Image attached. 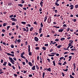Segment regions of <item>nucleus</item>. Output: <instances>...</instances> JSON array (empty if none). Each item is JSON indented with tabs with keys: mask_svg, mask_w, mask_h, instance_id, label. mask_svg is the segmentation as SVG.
<instances>
[{
	"mask_svg": "<svg viewBox=\"0 0 78 78\" xmlns=\"http://www.w3.org/2000/svg\"><path fill=\"white\" fill-rule=\"evenodd\" d=\"M70 37H69L67 39H70Z\"/></svg>",
	"mask_w": 78,
	"mask_h": 78,
	"instance_id": "49530a36",
	"label": "nucleus"
},
{
	"mask_svg": "<svg viewBox=\"0 0 78 78\" xmlns=\"http://www.w3.org/2000/svg\"><path fill=\"white\" fill-rule=\"evenodd\" d=\"M42 36H43V34H41L40 35V37H42Z\"/></svg>",
	"mask_w": 78,
	"mask_h": 78,
	"instance_id": "58836bf2",
	"label": "nucleus"
},
{
	"mask_svg": "<svg viewBox=\"0 0 78 78\" xmlns=\"http://www.w3.org/2000/svg\"><path fill=\"white\" fill-rule=\"evenodd\" d=\"M43 2H41L40 3V5H41V7H42V6H43Z\"/></svg>",
	"mask_w": 78,
	"mask_h": 78,
	"instance_id": "6e6552de",
	"label": "nucleus"
},
{
	"mask_svg": "<svg viewBox=\"0 0 78 78\" xmlns=\"http://www.w3.org/2000/svg\"><path fill=\"white\" fill-rule=\"evenodd\" d=\"M63 30H64V29H62V30L59 29L58 30V31L59 32H62V31H63Z\"/></svg>",
	"mask_w": 78,
	"mask_h": 78,
	"instance_id": "423d86ee",
	"label": "nucleus"
},
{
	"mask_svg": "<svg viewBox=\"0 0 78 78\" xmlns=\"http://www.w3.org/2000/svg\"><path fill=\"white\" fill-rule=\"evenodd\" d=\"M13 17H14V18L16 17V15H15L13 16Z\"/></svg>",
	"mask_w": 78,
	"mask_h": 78,
	"instance_id": "e433bc0d",
	"label": "nucleus"
},
{
	"mask_svg": "<svg viewBox=\"0 0 78 78\" xmlns=\"http://www.w3.org/2000/svg\"><path fill=\"white\" fill-rule=\"evenodd\" d=\"M5 31L6 30H5L3 29L2 30V31L3 32V33H5Z\"/></svg>",
	"mask_w": 78,
	"mask_h": 78,
	"instance_id": "dca6fc26",
	"label": "nucleus"
},
{
	"mask_svg": "<svg viewBox=\"0 0 78 78\" xmlns=\"http://www.w3.org/2000/svg\"><path fill=\"white\" fill-rule=\"evenodd\" d=\"M14 30H15V28H14V29H12V31H14Z\"/></svg>",
	"mask_w": 78,
	"mask_h": 78,
	"instance_id": "e2e57ef3",
	"label": "nucleus"
},
{
	"mask_svg": "<svg viewBox=\"0 0 78 78\" xmlns=\"http://www.w3.org/2000/svg\"><path fill=\"white\" fill-rule=\"evenodd\" d=\"M66 6H69V4H67L66 5Z\"/></svg>",
	"mask_w": 78,
	"mask_h": 78,
	"instance_id": "13d9d810",
	"label": "nucleus"
},
{
	"mask_svg": "<svg viewBox=\"0 0 78 78\" xmlns=\"http://www.w3.org/2000/svg\"><path fill=\"white\" fill-rule=\"evenodd\" d=\"M15 24H16V23L13 22L12 23V25H15Z\"/></svg>",
	"mask_w": 78,
	"mask_h": 78,
	"instance_id": "5701e85b",
	"label": "nucleus"
},
{
	"mask_svg": "<svg viewBox=\"0 0 78 78\" xmlns=\"http://www.w3.org/2000/svg\"><path fill=\"white\" fill-rule=\"evenodd\" d=\"M55 7H54L52 9H55Z\"/></svg>",
	"mask_w": 78,
	"mask_h": 78,
	"instance_id": "8fccbe9b",
	"label": "nucleus"
},
{
	"mask_svg": "<svg viewBox=\"0 0 78 78\" xmlns=\"http://www.w3.org/2000/svg\"><path fill=\"white\" fill-rule=\"evenodd\" d=\"M61 39H65V38H61Z\"/></svg>",
	"mask_w": 78,
	"mask_h": 78,
	"instance_id": "0e129e2a",
	"label": "nucleus"
},
{
	"mask_svg": "<svg viewBox=\"0 0 78 78\" xmlns=\"http://www.w3.org/2000/svg\"><path fill=\"white\" fill-rule=\"evenodd\" d=\"M44 25H43V24H42V22L41 23V28H43V26Z\"/></svg>",
	"mask_w": 78,
	"mask_h": 78,
	"instance_id": "9d476101",
	"label": "nucleus"
},
{
	"mask_svg": "<svg viewBox=\"0 0 78 78\" xmlns=\"http://www.w3.org/2000/svg\"><path fill=\"white\" fill-rule=\"evenodd\" d=\"M62 3V4H64V3H65V2H63Z\"/></svg>",
	"mask_w": 78,
	"mask_h": 78,
	"instance_id": "3c124183",
	"label": "nucleus"
},
{
	"mask_svg": "<svg viewBox=\"0 0 78 78\" xmlns=\"http://www.w3.org/2000/svg\"><path fill=\"white\" fill-rule=\"evenodd\" d=\"M70 31H73V30L70 29Z\"/></svg>",
	"mask_w": 78,
	"mask_h": 78,
	"instance_id": "6e6d98bb",
	"label": "nucleus"
},
{
	"mask_svg": "<svg viewBox=\"0 0 78 78\" xmlns=\"http://www.w3.org/2000/svg\"><path fill=\"white\" fill-rule=\"evenodd\" d=\"M21 23L22 24H23L24 25L26 24V22H22Z\"/></svg>",
	"mask_w": 78,
	"mask_h": 78,
	"instance_id": "ddd939ff",
	"label": "nucleus"
},
{
	"mask_svg": "<svg viewBox=\"0 0 78 78\" xmlns=\"http://www.w3.org/2000/svg\"><path fill=\"white\" fill-rule=\"evenodd\" d=\"M19 6L20 7H22V6H23V5L20 4L19 5Z\"/></svg>",
	"mask_w": 78,
	"mask_h": 78,
	"instance_id": "aec40b11",
	"label": "nucleus"
},
{
	"mask_svg": "<svg viewBox=\"0 0 78 78\" xmlns=\"http://www.w3.org/2000/svg\"><path fill=\"white\" fill-rule=\"evenodd\" d=\"M69 7H71L70 8V9H73V5H71Z\"/></svg>",
	"mask_w": 78,
	"mask_h": 78,
	"instance_id": "20e7f679",
	"label": "nucleus"
},
{
	"mask_svg": "<svg viewBox=\"0 0 78 78\" xmlns=\"http://www.w3.org/2000/svg\"><path fill=\"white\" fill-rule=\"evenodd\" d=\"M35 34H36V35H37V34H38V33H37V32H35Z\"/></svg>",
	"mask_w": 78,
	"mask_h": 78,
	"instance_id": "7c9ffc66",
	"label": "nucleus"
},
{
	"mask_svg": "<svg viewBox=\"0 0 78 78\" xmlns=\"http://www.w3.org/2000/svg\"><path fill=\"white\" fill-rule=\"evenodd\" d=\"M28 6H29V7H30L31 6V5L29 4Z\"/></svg>",
	"mask_w": 78,
	"mask_h": 78,
	"instance_id": "09e8293b",
	"label": "nucleus"
},
{
	"mask_svg": "<svg viewBox=\"0 0 78 78\" xmlns=\"http://www.w3.org/2000/svg\"><path fill=\"white\" fill-rule=\"evenodd\" d=\"M2 36L3 37L4 36H5V34H2Z\"/></svg>",
	"mask_w": 78,
	"mask_h": 78,
	"instance_id": "f704fd0d",
	"label": "nucleus"
},
{
	"mask_svg": "<svg viewBox=\"0 0 78 78\" xmlns=\"http://www.w3.org/2000/svg\"><path fill=\"white\" fill-rule=\"evenodd\" d=\"M23 9H24L25 11H26V10H27V8H23Z\"/></svg>",
	"mask_w": 78,
	"mask_h": 78,
	"instance_id": "473e14b6",
	"label": "nucleus"
},
{
	"mask_svg": "<svg viewBox=\"0 0 78 78\" xmlns=\"http://www.w3.org/2000/svg\"><path fill=\"white\" fill-rule=\"evenodd\" d=\"M10 28V26H8L7 28V30H9V29Z\"/></svg>",
	"mask_w": 78,
	"mask_h": 78,
	"instance_id": "f8f14e48",
	"label": "nucleus"
},
{
	"mask_svg": "<svg viewBox=\"0 0 78 78\" xmlns=\"http://www.w3.org/2000/svg\"><path fill=\"white\" fill-rule=\"evenodd\" d=\"M53 24H56V23L55 22H53Z\"/></svg>",
	"mask_w": 78,
	"mask_h": 78,
	"instance_id": "a19ab883",
	"label": "nucleus"
},
{
	"mask_svg": "<svg viewBox=\"0 0 78 78\" xmlns=\"http://www.w3.org/2000/svg\"><path fill=\"white\" fill-rule=\"evenodd\" d=\"M47 17H48V16H46L45 17L44 22H46V20H47Z\"/></svg>",
	"mask_w": 78,
	"mask_h": 78,
	"instance_id": "39448f33",
	"label": "nucleus"
},
{
	"mask_svg": "<svg viewBox=\"0 0 78 78\" xmlns=\"http://www.w3.org/2000/svg\"><path fill=\"white\" fill-rule=\"evenodd\" d=\"M34 39H38V38L36 37H35Z\"/></svg>",
	"mask_w": 78,
	"mask_h": 78,
	"instance_id": "72a5a7b5",
	"label": "nucleus"
},
{
	"mask_svg": "<svg viewBox=\"0 0 78 78\" xmlns=\"http://www.w3.org/2000/svg\"><path fill=\"white\" fill-rule=\"evenodd\" d=\"M76 34V36H78V34Z\"/></svg>",
	"mask_w": 78,
	"mask_h": 78,
	"instance_id": "774afa93",
	"label": "nucleus"
},
{
	"mask_svg": "<svg viewBox=\"0 0 78 78\" xmlns=\"http://www.w3.org/2000/svg\"><path fill=\"white\" fill-rule=\"evenodd\" d=\"M8 5L9 6H11V5H12V3H11L10 2H9L8 3Z\"/></svg>",
	"mask_w": 78,
	"mask_h": 78,
	"instance_id": "9b49d317",
	"label": "nucleus"
},
{
	"mask_svg": "<svg viewBox=\"0 0 78 78\" xmlns=\"http://www.w3.org/2000/svg\"><path fill=\"white\" fill-rule=\"evenodd\" d=\"M14 15H10V16H9V17H10V18H11V17H13V16Z\"/></svg>",
	"mask_w": 78,
	"mask_h": 78,
	"instance_id": "393cba45",
	"label": "nucleus"
},
{
	"mask_svg": "<svg viewBox=\"0 0 78 78\" xmlns=\"http://www.w3.org/2000/svg\"><path fill=\"white\" fill-rule=\"evenodd\" d=\"M51 33H52V34H54V33H55V31H53V30H52L51 31Z\"/></svg>",
	"mask_w": 78,
	"mask_h": 78,
	"instance_id": "b1692460",
	"label": "nucleus"
},
{
	"mask_svg": "<svg viewBox=\"0 0 78 78\" xmlns=\"http://www.w3.org/2000/svg\"><path fill=\"white\" fill-rule=\"evenodd\" d=\"M11 20H12V21H17V19L14 18H12L11 19Z\"/></svg>",
	"mask_w": 78,
	"mask_h": 78,
	"instance_id": "f257e3e1",
	"label": "nucleus"
},
{
	"mask_svg": "<svg viewBox=\"0 0 78 78\" xmlns=\"http://www.w3.org/2000/svg\"><path fill=\"white\" fill-rule=\"evenodd\" d=\"M76 19H74V20H73L74 22H76Z\"/></svg>",
	"mask_w": 78,
	"mask_h": 78,
	"instance_id": "cd10ccee",
	"label": "nucleus"
},
{
	"mask_svg": "<svg viewBox=\"0 0 78 78\" xmlns=\"http://www.w3.org/2000/svg\"><path fill=\"white\" fill-rule=\"evenodd\" d=\"M6 13H7L6 12H3L4 14H6Z\"/></svg>",
	"mask_w": 78,
	"mask_h": 78,
	"instance_id": "ea45409f",
	"label": "nucleus"
},
{
	"mask_svg": "<svg viewBox=\"0 0 78 78\" xmlns=\"http://www.w3.org/2000/svg\"><path fill=\"white\" fill-rule=\"evenodd\" d=\"M69 30H70V28H68V29L67 30V32H68V31H69Z\"/></svg>",
	"mask_w": 78,
	"mask_h": 78,
	"instance_id": "c85d7f7f",
	"label": "nucleus"
},
{
	"mask_svg": "<svg viewBox=\"0 0 78 78\" xmlns=\"http://www.w3.org/2000/svg\"><path fill=\"white\" fill-rule=\"evenodd\" d=\"M26 26L27 27H31V25L30 24H27L26 25Z\"/></svg>",
	"mask_w": 78,
	"mask_h": 78,
	"instance_id": "4468645a",
	"label": "nucleus"
},
{
	"mask_svg": "<svg viewBox=\"0 0 78 78\" xmlns=\"http://www.w3.org/2000/svg\"><path fill=\"white\" fill-rule=\"evenodd\" d=\"M50 37V35H47V37Z\"/></svg>",
	"mask_w": 78,
	"mask_h": 78,
	"instance_id": "79ce46f5",
	"label": "nucleus"
},
{
	"mask_svg": "<svg viewBox=\"0 0 78 78\" xmlns=\"http://www.w3.org/2000/svg\"><path fill=\"white\" fill-rule=\"evenodd\" d=\"M35 9H37V7H36V6H35Z\"/></svg>",
	"mask_w": 78,
	"mask_h": 78,
	"instance_id": "680f3d73",
	"label": "nucleus"
},
{
	"mask_svg": "<svg viewBox=\"0 0 78 78\" xmlns=\"http://www.w3.org/2000/svg\"><path fill=\"white\" fill-rule=\"evenodd\" d=\"M57 36V34L55 33V34L54 35V36Z\"/></svg>",
	"mask_w": 78,
	"mask_h": 78,
	"instance_id": "c9c22d12",
	"label": "nucleus"
},
{
	"mask_svg": "<svg viewBox=\"0 0 78 78\" xmlns=\"http://www.w3.org/2000/svg\"><path fill=\"white\" fill-rule=\"evenodd\" d=\"M63 27H67V26L66 25V24H64L63 25Z\"/></svg>",
	"mask_w": 78,
	"mask_h": 78,
	"instance_id": "6ab92c4d",
	"label": "nucleus"
},
{
	"mask_svg": "<svg viewBox=\"0 0 78 78\" xmlns=\"http://www.w3.org/2000/svg\"><path fill=\"white\" fill-rule=\"evenodd\" d=\"M54 17H56V16H57V15L56 14H55L54 15Z\"/></svg>",
	"mask_w": 78,
	"mask_h": 78,
	"instance_id": "603ef678",
	"label": "nucleus"
},
{
	"mask_svg": "<svg viewBox=\"0 0 78 78\" xmlns=\"http://www.w3.org/2000/svg\"><path fill=\"white\" fill-rule=\"evenodd\" d=\"M34 24L35 25H37V22H36V21L34 22Z\"/></svg>",
	"mask_w": 78,
	"mask_h": 78,
	"instance_id": "a211bd4d",
	"label": "nucleus"
},
{
	"mask_svg": "<svg viewBox=\"0 0 78 78\" xmlns=\"http://www.w3.org/2000/svg\"><path fill=\"white\" fill-rule=\"evenodd\" d=\"M16 30H18V28H19V26L16 25Z\"/></svg>",
	"mask_w": 78,
	"mask_h": 78,
	"instance_id": "2f4dec72",
	"label": "nucleus"
},
{
	"mask_svg": "<svg viewBox=\"0 0 78 78\" xmlns=\"http://www.w3.org/2000/svg\"><path fill=\"white\" fill-rule=\"evenodd\" d=\"M65 34H67V33H65Z\"/></svg>",
	"mask_w": 78,
	"mask_h": 78,
	"instance_id": "338daca9",
	"label": "nucleus"
},
{
	"mask_svg": "<svg viewBox=\"0 0 78 78\" xmlns=\"http://www.w3.org/2000/svg\"><path fill=\"white\" fill-rule=\"evenodd\" d=\"M77 32L78 33V30H76V33Z\"/></svg>",
	"mask_w": 78,
	"mask_h": 78,
	"instance_id": "de8ad7c7",
	"label": "nucleus"
},
{
	"mask_svg": "<svg viewBox=\"0 0 78 78\" xmlns=\"http://www.w3.org/2000/svg\"><path fill=\"white\" fill-rule=\"evenodd\" d=\"M9 36H11V34L9 33Z\"/></svg>",
	"mask_w": 78,
	"mask_h": 78,
	"instance_id": "bf43d9fd",
	"label": "nucleus"
},
{
	"mask_svg": "<svg viewBox=\"0 0 78 78\" xmlns=\"http://www.w3.org/2000/svg\"><path fill=\"white\" fill-rule=\"evenodd\" d=\"M24 14L25 16H26V14H27V13H26V12H24Z\"/></svg>",
	"mask_w": 78,
	"mask_h": 78,
	"instance_id": "864d4df0",
	"label": "nucleus"
},
{
	"mask_svg": "<svg viewBox=\"0 0 78 78\" xmlns=\"http://www.w3.org/2000/svg\"><path fill=\"white\" fill-rule=\"evenodd\" d=\"M75 8L76 9L78 8V5H76L75 6Z\"/></svg>",
	"mask_w": 78,
	"mask_h": 78,
	"instance_id": "412c9836",
	"label": "nucleus"
},
{
	"mask_svg": "<svg viewBox=\"0 0 78 78\" xmlns=\"http://www.w3.org/2000/svg\"><path fill=\"white\" fill-rule=\"evenodd\" d=\"M76 17H78V15H76Z\"/></svg>",
	"mask_w": 78,
	"mask_h": 78,
	"instance_id": "5fc2aeb1",
	"label": "nucleus"
},
{
	"mask_svg": "<svg viewBox=\"0 0 78 78\" xmlns=\"http://www.w3.org/2000/svg\"><path fill=\"white\" fill-rule=\"evenodd\" d=\"M51 22V18H50V20L48 19L47 21V22L48 23H50Z\"/></svg>",
	"mask_w": 78,
	"mask_h": 78,
	"instance_id": "f03ea898",
	"label": "nucleus"
},
{
	"mask_svg": "<svg viewBox=\"0 0 78 78\" xmlns=\"http://www.w3.org/2000/svg\"><path fill=\"white\" fill-rule=\"evenodd\" d=\"M58 3V1H56V2H55V5H56V6H59V4Z\"/></svg>",
	"mask_w": 78,
	"mask_h": 78,
	"instance_id": "7ed1b4c3",
	"label": "nucleus"
},
{
	"mask_svg": "<svg viewBox=\"0 0 78 78\" xmlns=\"http://www.w3.org/2000/svg\"><path fill=\"white\" fill-rule=\"evenodd\" d=\"M21 2H22V3H24L25 2H24V1L22 0L21 1Z\"/></svg>",
	"mask_w": 78,
	"mask_h": 78,
	"instance_id": "bb28decb",
	"label": "nucleus"
},
{
	"mask_svg": "<svg viewBox=\"0 0 78 78\" xmlns=\"http://www.w3.org/2000/svg\"><path fill=\"white\" fill-rule=\"evenodd\" d=\"M73 16V15L71 14L70 15V17H72Z\"/></svg>",
	"mask_w": 78,
	"mask_h": 78,
	"instance_id": "37998d69",
	"label": "nucleus"
},
{
	"mask_svg": "<svg viewBox=\"0 0 78 78\" xmlns=\"http://www.w3.org/2000/svg\"><path fill=\"white\" fill-rule=\"evenodd\" d=\"M39 11L40 12H41V11H42V9H41V7H40L39 9Z\"/></svg>",
	"mask_w": 78,
	"mask_h": 78,
	"instance_id": "a878e982",
	"label": "nucleus"
},
{
	"mask_svg": "<svg viewBox=\"0 0 78 78\" xmlns=\"http://www.w3.org/2000/svg\"><path fill=\"white\" fill-rule=\"evenodd\" d=\"M2 27V25H0V27Z\"/></svg>",
	"mask_w": 78,
	"mask_h": 78,
	"instance_id": "052dcab7",
	"label": "nucleus"
},
{
	"mask_svg": "<svg viewBox=\"0 0 78 78\" xmlns=\"http://www.w3.org/2000/svg\"><path fill=\"white\" fill-rule=\"evenodd\" d=\"M6 25H7V24H6V23H4L3 24V27H5V26H6Z\"/></svg>",
	"mask_w": 78,
	"mask_h": 78,
	"instance_id": "2eb2a0df",
	"label": "nucleus"
},
{
	"mask_svg": "<svg viewBox=\"0 0 78 78\" xmlns=\"http://www.w3.org/2000/svg\"><path fill=\"white\" fill-rule=\"evenodd\" d=\"M28 31H29V29H27V30H26V32H28Z\"/></svg>",
	"mask_w": 78,
	"mask_h": 78,
	"instance_id": "4c0bfd02",
	"label": "nucleus"
},
{
	"mask_svg": "<svg viewBox=\"0 0 78 78\" xmlns=\"http://www.w3.org/2000/svg\"><path fill=\"white\" fill-rule=\"evenodd\" d=\"M21 37V36H20V35H19L18 37V38H20V37Z\"/></svg>",
	"mask_w": 78,
	"mask_h": 78,
	"instance_id": "c03bdc74",
	"label": "nucleus"
},
{
	"mask_svg": "<svg viewBox=\"0 0 78 78\" xmlns=\"http://www.w3.org/2000/svg\"><path fill=\"white\" fill-rule=\"evenodd\" d=\"M54 27H55V28H59V27H57V26H53Z\"/></svg>",
	"mask_w": 78,
	"mask_h": 78,
	"instance_id": "f3484780",
	"label": "nucleus"
},
{
	"mask_svg": "<svg viewBox=\"0 0 78 78\" xmlns=\"http://www.w3.org/2000/svg\"><path fill=\"white\" fill-rule=\"evenodd\" d=\"M55 13H57L58 12V10H55Z\"/></svg>",
	"mask_w": 78,
	"mask_h": 78,
	"instance_id": "c756f323",
	"label": "nucleus"
},
{
	"mask_svg": "<svg viewBox=\"0 0 78 78\" xmlns=\"http://www.w3.org/2000/svg\"><path fill=\"white\" fill-rule=\"evenodd\" d=\"M42 30V28H40V29H39V33H41Z\"/></svg>",
	"mask_w": 78,
	"mask_h": 78,
	"instance_id": "0eeeda50",
	"label": "nucleus"
},
{
	"mask_svg": "<svg viewBox=\"0 0 78 78\" xmlns=\"http://www.w3.org/2000/svg\"><path fill=\"white\" fill-rule=\"evenodd\" d=\"M14 38V37H11V39H13Z\"/></svg>",
	"mask_w": 78,
	"mask_h": 78,
	"instance_id": "69168bd1",
	"label": "nucleus"
},
{
	"mask_svg": "<svg viewBox=\"0 0 78 78\" xmlns=\"http://www.w3.org/2000/svg\"><path fill=\"white\" fill-rule=\"evenodd\" d=\"M33 27H31V28H30V31H33Z\"/></svg>",
	"mask_w": 78,
	"mask_h": 78,
	"instance_id": "1a4fd4ad",
	"label": "nucleus"
},
{
	"mask_svg": "<svg viewBox=\"0 0 78 78\" xmlns=\"http://www.w3.org/2000/svg\"><path fill=\"white\" fill-rule=\"evenodd\" d=\"M23 31H27V30L25 28H23Z\"/></svg>",
	"mask_w": 78,
	"mask_h": 78,
	"instance_id": "4be33fe9",
	"label": "nucleus"
},
{
	"mask_svg": "<svg viewBox=\"0 0 78 78\" xmlns=\"http://www.w3.org/2000/svg\"><path fill=\"white\" fill-rule=\"evenodd\" d=\"M3 4V2H1V5H2Z\"/></svg>",
	"mask_w": 78,
	"mask_h": 78,
	"instance_id": "4d7b16f0",
	"label": "nucleus"
},
{
	"mask_svg": "<svg viewBox=\"0 0 78 78\" xmlns=\"http://www.w3.org/2000/svg\"><path fill=\"white\" fill-rule=\"evenodd\" d=\"M59 16H60V15H58L57 16V17H59Z\"/></svg>",
	"mask_w": 78,
	"mask_h": 78,
	"instance_id": "a18cd8bd",
	"label": "nucleus"
}]
</instances>
